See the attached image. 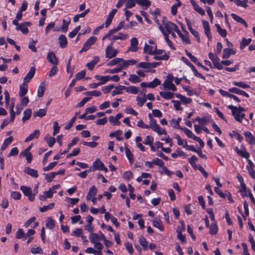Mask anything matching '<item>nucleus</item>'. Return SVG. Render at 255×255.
<instances>
[{"label": "nucleus", "mask_w": 255, "mask_h": 255, "mask_svg": "<svg viewBox=\"0 0 255 255\" xmlns=\"http://www.w3.org/2000/svg\"><path fill=\"white\" fill-rule=\"evenodd\" d=\"M228 109L231 110L232 114L235 119L240 122L242 123V120L245 118V114L242 113L243 112L245 111L244 108L241 107H236L233 105H229L228 106Z\"/></svg>", "instance_id": "1"}, {"label": "nucleus", "mask_w": 255, "mask_h": 255, "mask_svg": "<svg viewBox=\"0 0 255 255\" xmlns=\"http://www.w3.org/2000/svg\"><path fill=\"white\" fill-rule=\"evenodd\" d=\"M148 117L150 121L148 125V128H151L154 131L157 132L159 135L167 134L166 130L162 129L161 127L156 124L155 120L152 118L151 114H149Z\"/></svg>", "instance_id": "2"}, {"label": "nucleus", "mask_w": 255, "mask_h": 255, "mask_svg": "<svg viewBox=\"0 0 255 255\" xmlns=\"http://www.w3.org/2000/svg\"><path fill=\"white\" fill-rule=\"evenodd\" d=\"M160 64V62H142L138 63L137 66H136L137 68H142L146 69V72H152L150 70L151 68H154L156 67L158 65Z\"/></svg>", "instance_id": "3"}, {"label": "nucleus", "mask_w": 255, "mask_h": 255, "mask_svg": "<svg viewBox=\"0 0 255 255\" xmlns=\"http://www.w3.org/2000/svg\"><path fill=\"white\" fill-rule=\"evenodd\" d=\"M20 189L23 194L28 197V199L30 201H34L35 195L33 193L31 188L26 186H21L20 187Z\"/></svg>", "instance_id": "4"}, {"label": "nucleus", "mask_w": 255, "mask_h": 255, "mask_svg": "<svg viewBox=\"0 0 255 255\" xmlns=\"http://www.w3.org/2000/svg\"><path fill=\"white\" fill-rule=\"evenodd\" d=\"M163 24L164 26V27L166 29V30L167 32L168 33V34L169 33H171L172 31H175L177 33L179 32V29L177 26V25L174 23H172L169 21L163 20Z\"/></svg>", "instance_id": "5"}, {"label": "nucleus", "mask_w": 255, "mask_h": 255, "mask_svg": "<svg viewBox=\"0 0 255 255\" xmlns=\"http://www.w3.org/2000/svg\"><path fill=\"white\" fill-rule=\"evenodd\" d=\"M119 50L115 49L112 45H109L107 47L106 50V56L109 59L112 58L117 55Z\"/></svg>", "instance_id": "6"}, {"label": "nucleus", "mask_w": 255, "mask_h": 255, "mask_svg": "<svg viewBox=\"0 0 255 255\" xmlns=\"http://www.w3.org/2000/svg\"><path fill=\"white\" fill-rule=\"evenodd\" d=\"M234 149L239 155L242 157L247 159L250 157L249 153L247 151L243 145H241L240 149H239L237 146H235L234 147Z\"/></svg>", "instance_id": "7"}, {"label": "nucleus", "mask_w": 255, "mask_h": 255, "mask_svg": "<svg viewBox=\"0 0 255 255\" xmlns=\"http://www.w3.org/2000/svg\"><path fill=\"white\" fill-rule=\"evenodd\" d=\"M96 39L94 36L90 37L84 43L83 47L80 50L79 53H82L83 52L87 51L90 49L91 46L95 43Z\"/></svg>", "instance_id": "8"}, {"label": "nucleus", "mask_w": 255, "mask_h": 255, "mask_svg": "<svg viewBox=\"0 0 255 255\" xmlns=\"http://www.w3.org/2000/svg\"><path fill=\"white\" fill-rule=\"evenodd\" d=\"M86 199L87 200H91L93 203L96 202V187L94 186L90 189Z\"/></svg>", "instance_id": "9"}, {"label": "nucleus", "mask_w": 255, "mask_h": 255, "mask_svg": "<svg viewBox=\"0 0 255 255\" xmlns=\"http://www.w3.org/2000/svg\"><path fill=\"white\" fill-rule=\"evenodd\" d=\"M31 23L29 22H25L20 24L18 27H16V30L20 31L23 34H26L28 32V26H29Z\"/></svg>", "instance_id": "10"}, {"label": "nucleus", "mask_w": 255, "mask_h": 255, "mask_svg": "<svg viewBox=\"0 0 255 255\" xmlns=\"http://www.w3.org/2000/svg\"><path fill=\"white\" fill-rule=\"evenodd\" d=\"M119 88L120 90H125L128 93L136 94L138 92L139 89L138 87L131 86L129 87H126L125 86H120Z\"/></svg>", "instance_id": "11"}, {"label": "nucleus", "mask_w": 255, "mask_h": 255, "mask_svg": "<svg viewBox=\"0 0 255 255\" xmlns=\"http://www.w3.org/2000/svg\"><path fill=\"white\" fill-rule=\"evenodd\" d=\"M35 73V68L34 67L30 68L29 71L24 78L23 82L28 84L31 79L34 77Z\"/></svg>", "instance_id": "12"}, {"label": "nucleus", "mask_w": 255, "mask_h": 255, "mask_svg": "<svg viewBox=\"0 0 255 255\" xmlns=\"http://www.w3.org/2000/svg\"><path fill=\"white\" fill-rule=\"evenodd\" d=\"M202 22L205 30V34L208 37L209 40H211L212 36L210 32V28L208 22L205 20H202Z\"/></svg>", "instance_id": "13"}, {"label": "nucleus", "mask_w": 255, "mask_h": 255, "mask_svg": "<svg viewBox=\"0 0 255 255\" xmlns=\"http://www.w3.org/2000/svg\"><path fill=\"white\" fill-rule=\"evenodd\" d=\"M164 88H167L173 91H176V88L172 83V79H166L163 83Z\"/></svg>", "instance_id": "14"}, {"label": "nucleus", "mask_w": 255, "mask_h": 255, "mask_svg": "<svg viewBox=\"0 0 255 255\" xmlns=\"http://www.w3.org/2000/svg\"><path fill=\"white\" fill-rule=\"evenodd\" d=\"M47 59L48 62L53 65H57L58 63V60L55 54L52 51L48 53Z\"/></svg>", "instance_id": "15"}, {"label": "nucleus", "mask_w": 255, "mask_h": 255, "mask_svg": "<svg viewBox=\"0 0 255 255\" xmlns=\"http://www.w3.org/2000/svg\"><path fill=\"white\" fill-rule=\"evenodd\" d=\"M244 135L246 141L250 144H255V137L250 131H245Z\"/></svg>", "instance_id": "16"}, {"label": "nucleus", "mask_w": 255, "mask_h": 255, "mask_svg": "<svg viewBox=\"0 0 255 255\" xmlns=\"http://www.w3.org/2000/svg\"><path fill=\"white\" fill-rule=\"evenodd\" d=\"M110 76H100L97 75V80L99 81V82H97V87L99 85L105 84L107 81L110 80Z\"/></svg>", "instance_id": "17"}, {"label": "nucleus", "mask_w": 255, "mask_h": 255, "mask_svg": "<svg viewBox=\"0 0 255 255\" xmlns=\"http://www.w3.org/2000/svg\"><path fill=\"white\" fill-rule=\"evenodd\" d=\"M229 91L238 95H243L246 98L249 97V94L247 93L246 92L236 87H233L229 89Z\"/></svg>", "instance_id": "18"}, {"label": "nucleus", "mask_w": 255, "mask_h": 255, "mask_svg": "<svg viewBox=\"0 0 255 255\" xmlns=\"http://www.w3.org/2000/svg\"><path fill=\"white\" fill-rule=\"evenodd\" d=\"M28 92V85L27 84L23 83L22 85L20 86L19 96L20 98L24 96Z\"/></svg>", "instance_id": "19"}, {"label": "nucleus", "mask_w": 255, "mask_h": 255, "mask_svg": "<svg viewBox=\"0 0 255 255\" xmlns=\"http://www.w3.org/2000/svg\"><path fill=\"white\" fill-rule=\"evenodd\" d=\"M138 44L137 39L135 37H133L130 40V46L128 48V51L135 52L137 50V46Z\"/></svg>", "instance_id": "20"}, {"label": "nucleus", "mask_w": 255, "mask_h": 255, "mask_svg": "<svg viewBox=\"0 0 255 255\" xmlns=\"http://www.w3.org/2000/svg\"><path fill=\"white\" fill-rule=\"evenodd\" d=\"M156 49V45L150 46L145 44L143 48L144 53H147L150 55H154V50Z\"/></svg>", "instance_id": "21"}, {"label": "nucleus", "mask_w": 255, "mask_h": 255, "mask_svg": "<svg viewBox=\"0 0 255 255\" xmlns=\"http://www.w3.org/2000/svg\"><path fill=\"white\" fill-rule=\"evenodd\" d=\"M128 37V35L126 34H123L122 33H119L118 35H111L110 40L111 41H115L117 40H126Z\"/></svg>", "instance_id": "22"}, {"label": "nucleus", "mask_w": 255, "mask_h": 255, "mask_svg": "<svg viewBox=\"0 0 255 255\" xmlns=\"http://www.w3.org/2000/svg\"><path fill=\"white\" fill-rule=\"evenodd\" d=\"M24 171L25 173L33 177L37 178L38 176L37 171L29 167L25 168Z\"/></svg>", "instance_id": "23"}, {"label": "nucleus", "mask_w": 255, "mask_h": 255, "mask_svg": "<svg viewBox=\"0 0 255 255\" xmlns=\"http://www.w3.org/2000/svg\"><path fill=\"white\" fill-rule=\"evenodd\" d=\"M44 139L45 141H46L48 146L51 147L54 145L56 142V139L49 134L46 135L44 138Z\"/></svg>", "instance_id": "24"}, {"label": "nucleus", "mask_w": 255, "mask_h": 255, "mask_svg": "<svg viewBox=\"0 0 255 255\" xmlns=\"http://www.w3.org/2000/svg\"><path fill=\"white\" fill-rule=\"evenodd\" d=\"M58 41L60 46L63 48H65L67 46V40L65 35H60L58 37Z\"/></svg>", "instance_id": "25"}, {"label": "nucleus", "mask_w": 255, "mask_h": 255, "mask_svg": "<svg viewBox=\"0 0 255 255\" xmlns=\"http://www.w3.org/2000/svg\"><path fill=\"white\" fill-rule=\"evenodd\" d=\"M40 135V131L38 129H35L34 132L28 136L25 139V142L29 141L34 138H37Z\"/></svg>", "instance_id": "26"}, {"label": "nucleus", "mask_w": 255, "mask_h": 255, "mask_svg": "<svg viewBox=\"0 0 255 255\" xmlns=\"http://www.w3.org/2000/svg\"><path fill=\"white\" fill-rule=\"evenodd\" d=\"M15 103L13 99L11 100V103L9 105V113H10V121L13 122L14 118H15V113L14 111V107Z\"/></svg>", "instance_id": "27"}, {"label": "nucleus", "mask_w": 255, "mask_h": 255, "mask_svg": "<svg viewBox=\"0 0 255 255\" xmlns=\"http://www.w3.org/2000/svg\"><path fill=\"white\" fill-rule=\"evenodd\" d=\"M46 227L50 229L53 230L55 227V221L51 217L46 219Z\"/></svg>", "instance_id": "28"}, {"label": "nucleus", "mask_w": 255, "mask_h": 255, "mask_svg": "<svg viewBox=\"0 0 255 255\" xmlns=\"http://www.w3.org/2000/svg\"><path fill=\"white\" fill-rule=\"evenodd\" d=\"M231 16L235 21L243 24L246 27H248V25L247 23L242 17H240L239 16L237 15L235 13H232Z\"/></svg>", "instance_id": "29"}, {"label": "nucleus", "mask_w": 255, "mask_h": 255, "mask_svg": "<svg viewBox=\"0 0 255 255\" xmlns=\"http://www.w3.org/2000/svg\"><path fill=\"white\" fill-rule=\"evenodd\" d=\"M236 51L229 48H225L223 50L222 57L224 59L228 58L231 54H235Z\"/></svg>", "instance_id": "30"}, {"label": "nucleus", "mask_w": 255, "mask_h": 255, "mask_svg": "<svg viewBox=\"0 0 255 255\" xmlns=\"http://www.w3.org/2000/svg\"><path fill=\"white\" fill-rule=\"evenodd\" d=\"M136 63V60L134 59H130L128 60H124L120 64V66L122 67V69L128 66V65H132Z\"/></svg>", "instance_id": "31"}, {"label": "nucleus", "mask_w": 255, "mask_h": 255, "mask_svg": "<svg viewBox=\"0 0 255 255\" xmlns=\"http://www.w3.org/2000/svg\"><path fill=\"white\" fill-rule=\"evenodd\" d=\"M196 121L198 122L199 124L202 126L207 125L210 121V117H205L203 118H200L199 117L196 118Z\"/></svg>", "instance_id": "32"}, {"label": "nucleus", "mask_w": 255, "mask_h": 255, "mask_svg": "<svg viewBox=\"0 0 255 255\" xmlns=\"http://www.w3.org/2000/svg\"><path fill=\"white\" fill-rule=\"evenodd\" d=\"M13 140L12 136H10L5 138L3 141V143L1 147V150H5L7 146L10 144Z\"/></svg>", "instance_id": "33"}, {"label": "nucleus", "mask_w": 255, "mask_h": 255, "mask_svg": "<svg viewBox=\"0 0 255 255\" xmlns=\"http://www.w3.org/2000/svg\"><path fill=\"white\" fill-rule=\"evenodd\" d=\"M159 94L165 99H171L174 97V94L170 92H160Z\"/></svg>", "instance_id": "34"}, {"label": "nucleus", "mask_w": 255, "mask_h": 255, "mask_svg": "<svg viewBox=\"0 0 255 255\" xmlns=\"http://www.w3.org/2000/svg\"><path fill=\"white\" fill-rule=\"evenodd\" d=\"M142 79L135 74H130L129 75L128 81L132 83H136L141 82Z\"/></svg>", "instance_id": "35"}, {"label": "nucleus", "mask_w": 255, "mask_h": 255, "mask_svg": "<svg viewBox=\"0 0 255 255\" xmlns=\"http://www.w3.org/2000/svg\"><path fill=\"white\" fill-rule=\"evenodd\" d=\"M152 225L154 227L158 228L160 231H163L164 229L161 221L160 219L156 218L153 221Z\"/></svg>", "instance_id": "36"}, {"label": "nucleus", "mask_w": 255, "mask_h": 255, "mask_svg": "<svg viewBox=\"0 0 255 255\" xmlns=\"http://www.w3.org/2000/svg\"><path fill=\"white\" fill-rule=\"evenodd\" d=\"M97 170H100L107 172L108 168L100 159L97 158Z\"/></svg>", "instance_id": "37"}, {"label": "nucleus", "mask_w": 255, "mask_h": 255, "mask_svg": "<svg viewBox=\"0 0 255 255\" xmlns=\"http://www.w3.org/2000/svg\"><path fill=\"white\" fill-rule=\"evenodd\" d=\"M198 161V158L195 155H192L191 158L188 159V161L194 169H197L198 166L196 164Z\"/></svg>", "instance_id": "38"}, {"label": "nucleus", "mask_w": 255, "mask_h": 255, "mask_svg": "<svg viewBox=\"0 0 255 255\" xmlns=\"http://www.w3.org/2000/svg\"><path fill=\"white\" fill-rule=\"evenodd\" d=\"M16 238L17 239L25 240V234L22 229H18L16 233Z\"/></svg>", "instance_id": "39"}, {"label": "nucleus", "mask_w": 255, "mask_h": 255, "mask_svg": "<svg viewBox=\"0 0 255 255\" xmlns=\"http://www.w3.org/2000/svg\"><path fill=\"white\" fill-rule=\"evenodd\" d=\"M123 61V59L121 58H116L112 60L110 62H109L107 65L109 66H114L117 64H119L120 66V64Z\"/></svg>", "instance_id": "40"}, {"label": "nucleus", "mask_w": 255, "mask_h": 255, "mask_svg": "<svg viewBox=\"0 0 255 255\" xmlns=\"http://www.w3.org/2000/svg\"><path fill=\"white\" fill-rule=\"evenodd\" d=\"M175 1H178V3L173 4L171 7V14L173 15L176 14L177 12V8L180 6L181 5V2L179 0H175Z\"/></svg>", "instance_id": "41"}, {"label": "nucleus", "mask_w": 255, "mask_h": 255, "mask_svg": "<svg viewBox=\"0 0 255 255\" xmlns=\"http://www.w3.org/2000/svg\"><path fill=\"white\" fill-rule=\"evenodd\" d=\"M138 242L144 250H146L147 249L148 243L143 236H140L139 238Z\"/></svg>", "instance_id": "42"}, {"label": "nucleus", "mask_w": 255, "mask_h": 255, "mask_svg": "<svg viewBox=\"0 0 255 255\" xmlns=\"http://www.w3.org/2000/svg\"><path fill=\"white\" fill-rule=\"evenodd\" d=\"M215 26L219 34L223 37H225L227 35V31L225 29H222L219 24H215Z\"/></svg>", "instance_id": "43"}, {"label": "nucleus", "mask_w": 255, "mask_h": 255, "mask_svg": "<svg viewBox=\"0 0 255 255\" xmlns=\"http://www.w3.org/2000/svg\"><path fill=\"white\" fill-rule=\"evenodd\" d=\"M45 88L44 87V83H41L38 88V90H37V96L38 97H43V94H44V93L45 92Z\"/></svg>", "instance_id": "44"}, {"label": "nucleus", "mask_w": 255, "mask_h": 255, "mask_svg": "<svg viewBox=\"0 0 255 255\" xmlns=\"http://www.w3.org/2000/svg\"><path fill=\"white\" fill-rule=\"evenodd\" d=\"M20 156H24L28 163H30L32 160V155L31 152H21L20 154Z\"/></svg>", "instance_id": "45"}, {"label": "nucleus", "mask_w": 255, "mask_h": 255, "mask_svg": "<svg viewBox=\"0 0 255 255\" xmlns=\"http://www.w3.org/2000/svg\"><path fill=\"white\" fill-rule=\"evenodd\" d=\"M31 110L29 109H27L25 110L23 112V116L22 117V121L25 122V121L28 120L31 115Z\"/></svg>", "instance_id": "46"}, {"label": "nucleus", "mask_w": 255, "mask_h": 255, "mask_svg": "<svg viewBox=\"0 0 255 255\" xmlns=\"http://www.w3.org/2000/svg\"><path fill=\"white\" fill-rule=\"evenodd\" d=\"M161 81L157 78H155L152 82L148 83V87L154 88L160 85Z\"/></svg>", "instance_id": "47"}, {"label": "nucleus", "mask_w": 255, "mask_h": 255, "mask_svg": "<svg viewBox=\"0 0 255 255\" xmlns=\"http://www.w3.org/2000/svg\"><path fill=\"white\" fill-rule=\"evenodd\" d=\"M137 3L141 6L145 7L146 8L148 7L151 4V2L149 0H137Z\"/></svg>", "instance_id": "48"}, {"label": "nucleus", "mask_w": 255, "mask_h": 255, "mask_svg": "<svg viewBox=\"0 0 255 255\" xmlns=\"http://www.w3.org/2000/svg\"><path fill=\"white\" fill-rule=\"evenodd\" d=\"M136 101L137 102V105L140 107H142L143 106V104L146 101L145 95L144 94L142 97L137 96L136 97Z\"/></svg>", "instance_id": "49"}, {"label": "nucleus", "mask_w": 255, "mask_h": 255, "mask_svg": "<svg viewBox=\"0 0 255 255\" xmlns=\"http://www.w3.org/2000/svg\"><path fill=\"white\" fill-rule=\"evenodd\" d=\"M251 38L246 39L243 38L240 44V48L243 49L246 46L248 45L251 42Z\"/></svg>", "instance_id": "50"}, {"label": "nucleus", "mask_w": 255, "mask_h": 255, "mask_svg": "<svg viewBox=\"0 0 255 255\" xmlns=\"http://www.w3.org/2000/svg\"><path fill=\"white\" fill-rule=\"evenodd\" d=\"M126 154L129 160V161L130 163H132L133 162V155L130 150L128 148H126L125 149Z\"/></svg>", "instance_id": "51"}, {"label": "nucleus", "mask_w": 255, "mask_h": 255, "mask_svg": "<svg viewBox=\"0 0 255 255\" xmlns=\"http://www.w3.org/2000/svg\"><path fill=\"white\" fill-rule=\"evenodd\" d=\"M232 83L234 85L238 86L244 89L249 88L250 87V86L248 84H246L244 82H233Z\"/></svg>", "instance_id": "52"}, {"label": "nucleus", "mask_w": 255, "mask_h": 255, "mask_svg": "<svg viewBox=\"0 0 255 255\" xmlns=\"http://www.w3.org/2000/svg\"><path fill=\"white\" fill-rule=\"evenodd\" d=\"M218 231V227L215 223H212L210 227V234L215 235Z\"/></svg>", "instance_id": "53"}, {"label": "nucleus", "mask_w": 255, "mask_h": 255, "mask_svg": "<svg viewBox=\"0 0 255 255\" xmlns=\"http://www.w3.org/2000/svg\"><path fill=\"white\" fill-rule=\"evenodd\" d=\"M70 21V19H68V20H66V19L63 20L62 26L61 27V30L63 32H66L67 31Z\"/></svg>", "instance_id": "54"}, {"label": "nucleus", "mask_w": 255, "mask_h": 255, "mask_svg": "<svg viewBox=\"0 0 255 255\" xmlns=\"http://www.w3.org/2000/svg\"><path fill=\"white\" fill-rule=\"evenodd\" d=\"M122 133V132L120 130H118L114 132H111L110 133L109 136L110 137H114L115 136L117 137V139L119 140H121L122 138L120 137Z\"/></svg>", "instance_id": "55"}, {"label": "nucleus", "mask_w": 255, "mask_h": 255, "mask_svg": "<svg viewBox=\"0 0 255 255\" xmlns=\"http://www.w3.org/2000/svg\"><path fill=\"white\" fill-rule=\"evenodd\" d=\"M54 205L55 204L54 203H50L47 206H44L42 207H40L39 209V210L41 212H46V211H47L48 210L53 209L54 206Z\"/></svg>", "instance_id": "56"}, {"label": "nucleus", "mask_w": 255, "mask_h": 255, "mask_svg": "<svg viewBox=\"0 0 255 255\" xmlns=\"http://www.w3.org/2000/svg\"><path fill=\"white\" fill-rule=\"evenodd\" d=\"M136 3H137V0H127L126 3V8H131L134 7Z\"/></svg>", "instance_id": "57"}, {"label": "nucleus", "mask_w": 255, "mask_h": 255, "mask_svg": "<svg viewBox=\"0 0 255 255\" xmlns=\"http://www.w3.org/2000/svg\"><path fill=\"white\" fill-rule=\"evenodd\" d=\"M81 27L80 26H77L74 29H73L71 32H70L68 36L70 38H72L75 36V35L78 33L79 31L80 30Z\"/></svg>", "instance_id": "58"}, {"label": "nucleus", "mask_w": 255, "mask_h": 255, "mask_svg": "<svg viewBox=\"0 0 255 255\" xmlns=\"http://www.w3.org/2000/svg\"><path fill=\"white\" fill-rule=\"evenodd\" d=\"M60 127L57 122L55 121L53 123V135L54 136L57 134L60 131Z\"/></svg>", "instance_id": "59"}, {"label": "nucleus", "mask_w": 255, "mask_h": 255, "mask_svg": "<svg viewBox=\"0 0 255 255\" xmlns=\"http://www.w3.org/2000/svg\"><path fill=\"white\" fill-rule=\"evenodd\" d=\"M46 114V111L45 109H39L37 112L34 113V116L39 117H43Z\"/></svg>", "instance_id": "60"}, {"label": "nucleus", "mask_w": 255, "mask_h": 255, "mask_svg": "<svg viewBox=\"0 0 255 255\" xmlns=\"http://www.w3.org/2000/svg\"><path fill=\"white\" fill-rule=\"evenodd\" d=\"M85 75H86L85 70H82L81 71L77 73L75 75L76 80H80L83 79L85 76Z\"/></svg>", "instance_id": "61"}, {"label": "nucleus", "mask_w": 255, "mask_h": 255, "mask_svg": "<svg viewBox=\"0 0 255 255\" xmlns=\"http://www.w3.org/2000/svg\"><path fill=\"white\" fill-rule=\"evenodd\" d=\"M133 177V175L132 173L130 171H128L125 172L123 174V177L124 178L128 180H131Z\"/></svg>", "instance_id": "62"}, {"label": "nucleus", "mask_w": 255, "mask_h": 255, "mask_svg": "<svg viewBox=\"0 0 255 255\" xmlns=\"http://www.w3.org/2000/svg\"><path fill=\"white\" fill-rule=\"evenodd\" d=\"M83 230L81 228H76L73 231L72 236L81 237L82 235Z\"/></svg>", "instance_id": "63"}, {"label": "nucleus", "mask_w": 255, "mask_h": 255, "mask_svg": "<svg viewBox=\"0 0 255 255\" xmlns=\"http://www.w3.org/2000/svg\"><path fill=\"white\" fill-rule=\"evenodd\" d=\"M11 197L14 200H19L21 198V194L19 192L12 191L11 192Z\"/></svg>", "instance_id": "64"}]
</instances>
